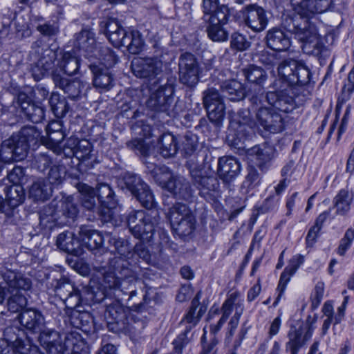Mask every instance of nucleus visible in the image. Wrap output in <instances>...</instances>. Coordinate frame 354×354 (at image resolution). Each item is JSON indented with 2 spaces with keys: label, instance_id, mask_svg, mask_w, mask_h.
<instances>
[{
  "label": "nucleus",
  "instance_id": "obj_10",
  "mask_svg": "<svg viewBox=\"0 0 354 354\" xmlns=\"http://www.w3.org/2000/svg\"><path fill=\"white\" fill-rule=\"evenodd\" d=\"M251 106L248 109H241L230 113V126L227 140L230 145L240 148L241 145L250 135L252 125L250 117Z\"/></svg>",
  "mask_w": 354,
  "mask_h": 354
},
{
  "label": "nucleus",
  "instance_id": "obj_48",
  "mask_svg": "<svg viewBox=\"0 0 354 354\" xmlns=\"http://www.w3.org/2000/svg\"><path fill=\"white\" fill-rule=\"evenodd\" d=\"M121 41V46L126 47L132 54H138L143 46V41L138 31L126 32Z\"/></svg>",
  "mask_w": 354,
  "mask_h": 354
},
{
  "label": "nucleus",
  "instance_id": "obj_47",
  "mask_svg": "<svg viewBox=\"0 0 354 354\" xmlns=\"http://www.w3.org/2000/svg\"><path fill=\"white\" fill-rule=\"evenodd\" d=\"M160 154L165 158H169L176 154L178 145L176 137L170 133H163L158 141Z\"/></svg>",
  "mask_w": 354,
  "mask_h": 354
},
{
  "label": "nucleus",
  "instance_id": "obj_33",
  "mask_svg": "<svg viewBox=\"0 0 354 354\" xmlns=\"http://www.w3.org/2000/svg\"><path fill=\"white\" fill-rule=\"evenodd\" d=\"M53 80L56 87L64 91L68 95V97L72 98L78 97L86 86V84L78 80L69 81L57 71L53 73Z\"/></svg>",
  "mask_w": 354,
  "mask_h": 354
},
{
  "label": "nucleus",
  "instance_id": "obj_41",
  "mask_svg": "<svg viewBox=\"0 0 354 354\" xmlns=\"http://www.w3.org/2000/svg\"><path fill=\"white\" fill-rule=\"evenodd\" d=\"M221 89L225 97L231 101H240L245 97L243 84L235 80L225 81L222 83Z\"/></svg>",
  "mask_w": 354,
  "mask_h": 354
},
{
  "label": "nucleus",
  "instance_id": "obj_55",
  "mask_svg": "<svg viewBox=\"0 0 354 354\" xmlns=\"http://www.w3.org/2000/svg\"><path fill=\"white\" fill-rule=\"evenodd\" d=\"M49 104L53 112L57 117H62L67 112L66 102L64 100H60L58 94L52 93Z\"/></svg>",
  "mask_w": 354,
  "mask_h": 354
},
{
  "label": "nucleus",
  "instance_id": "obj_28",
  "mask_svg": "<svg viewBox=\"0 0 354 354\" xmlns=\"http://www.w3.org/2000/svg\"><path fill=\"white\" fill-rule=\"evenodd\" d=\"M24 336V330L18 327L10 326L4 330L3 339H5L11 347H15L16 350H19V351H17L19 354H30V349L29 348L38 346L25 344L23 340Z\"/></svg>",
  "mask_w": 354,
  "mask_h": 354
},
{
  "label": "nucleus",
  "instance_id": "obj_63",
  "mask_svg": "<svg viewBox=\"0 0 354 354\" xmlns=\"http://www.w3.org/2000/svg\"><path fill=\"white\" fill-rule=\"evenodd\" d=\"M37 30L43 35L53 37L59 32V28L55 23L46 22L37 26Z\"/></svg>",
  "mask_w": 354,
  "mask_h": 354
},
{
  "label": "nucleus",
  "instance_id": "obj_43",
  "mask_svg": "<svg viewBox=\"0 0 354 354\" xmlns=\"http://www.w3.org/2000/svg\"><path fill=\"white\" fill-rule=\"evenodd\" d=\"M95 192L102 209H108L109 212L115 207L114 192L109 184H99Z\"/></svg>",
  "mask_w": 354,
  "mask_h": 354
},
{
  "label": "nucleus",
  "instance_id": "obj_60",
  "mask_svg": "<svg viewBox=\"0 0 354 354\" xmlns=\"http://www.w3.org/2000/svg\"><path fill=\"white\" fill-rule=\"evenodd\" d=\"M294 274L295 272H292L290 271V269H288V267H286L283 272L281 273L279 284L277 288V290L279 291V292L278 297H277L275 301L273 304L274 306L277 305L280 299V297H281L283 291L286 289L287 283L290 281V277L292 276Z\"/></svg>",
  "mask_w": 354,
  "mask_h": 354
},
{
  "label": "nucleus",
  "instance_id": "obj_21",
  "mask_svg": "<svg viewBox=\"0 0 354 354\" xmlns=\"http://www.w3.org/2000/svg\"><path fill=\"white\" fill-rule=\"evenodd\" d=\"M314 327L308 322L298 328H291L288 334V341L286 344V351H290V354H298L299 350L311 339Z\"/></svg>",
  "mask_w": 354,
  "mask_h": 354
},
{
  "label": "nucleus",
  "instance_id": "obj_37",
  "mask_svg": "<svg viewBox=\"0 0 354 354\" xmlns=\"http://www.w3.org/2000/svg\"><path fill=\"white\" fill-rule=\"evenodd\" d=\"M0 277L6 285L10 288L17 290L18 292L21 290H28L31 288L32 283L30 279L13 270L5 269L1 271Z\"/></svg>",
  "mask_w": 354,
  "mask_h": 354
},
{
  "label": "nucleus",
  "instance_id": "obj_12",
  "mask_svg": "<svg viewBox=\"0 0 354 354\" xmlns=\"http://www.w3.org/2000/svg\"><path fill=\"white\" fill-rule=\"evenodd\" d=\"M120 298H105L104 318L109 329L114 333L126 332L129 329L127 308L121 303Z\"/></svg>",
  "mask_w": 354,
  "mask_h": 354
},
{
  "label": "nucleus",
  "instance_id": "obj_36",
  "mask_svg": "<svg viewBox=\"0 0 354 354\" xmlns=\"http://www.w3.org/2000/svg\"><path fill=\"white\" fill-rule=\"evenodd\" d=\"M57 246L74 257H78L83 254V249L80 241L74 237L73 233L66 232L58 235L56 241Z\"/></svg>",
  "mask_w": 354,
  "mask_h": 354
},
{
  "label": "nucleus",
  "instance_id": "obj_46",
  "mask_svg": "<svg viewBox=\"0 0 354 354\" xmlns=\"http://www.w3.org/2000/svg\"><path fill=\"white\" fill-rule=\"evenodd\" d=\"M5 192L6 203L11 208L19 206L25 200V191L20 184H12L5 189Z\"/></svg>",
  "mask_w": 354,
  "mask_h": 354
},
{
  "label": "nucleus",
  "instance_id": "obj_45",
  "mask_svg": "<svg viewBox=\"0 0 354 354\" xmlns=\"http://www.w3.org/2000/svg\"><path fill=\"white\" fill-rule=\"evenodd\" d=\"M59 66L64 73L69 76L75 75L80 66V59L74 52H65Z\"/></svg>",
  "mask_w": 354,
  "mask_h": 354
},
{
  "label": "nucleus",
  "instance_id": "obj_34",
  "mask_svg": "<svg viewBox=\"0 0 354 354\" xmlns=\"http://www.w3.org/2000/svg\"><path fill=\"white\" fill-rule=\"evenodd\" d=\"M242 71L248 82L258 86L257 92L250 93V97L253 95H259L260 93L264 95L263 86L268 78L266 71L260 66L251 64L243 68Z\"/></svg>",
  "mask_w": 354,
  "mask_h": 354
},
{
  "label": "nucleus",
  "instance_id": "obj_14",
  "mask_svg": "<svg viewBox=\"0 0 354 354\" xmlns=\"http://www.w3.org/2000/svg\"><path fill=\"white\" fill-rule=\"evenodd\" d=\"M122 189H127L146 208L151 209L156 202L149 186L140 176L132 173H125L120 182Z\"/></svg>",
  "mask_w": 354,
  "mask_h": 354
},
{
  "label": "nucleus",
  "instance_id": "obj_24",
  "mask_svg": "<svg viewBox=\"0 0 354 354\" xmlns=\"http://www.w3.org/2000/svg\"><path fill=\"white\" fill-rule=\"evenodd\" d=\"M17 318L21 326L32 333H39L45 328V319L42 313L35 308L22 310Z\"/></svg>",
  "mask_w": 354,
  "mask_h": 354
},
{
  "label": "nucleus",
  "instance_id": "obj_4",
  "mask_svg": "<svg viewBox=\"0 0 354 354\" xmlns=\"http://www.w3.org/2000/svg\"><path fill=\"white\" fill-rule=\"evenodd\" d=\"M40 134L35 127H24L18 133L4 140L0 151V158L3 164L24 160L30 145L37 143Z\"/></svg>",
  "mask_w": 354,
  "mask_h": 354
},
{
  "label": "nucleus",
  "instance_id": "obj_2",
  "mask_svg": "<svg viewBox=\"0 0 354 354\" xmlns=\"http://www.w3.org/2000/svg\"><path fill=\"white\" fill-rule=\"evenodd\" d=\"M129 263L122 258H113L108 267H96L102 275V286L104 297L120 298L125 294V285L133 281V274Z\"/></svg>",
  "mask_w": 354,
  "mask_h": 354
},
{
  "label": "nucleus",
  "instance_id": "obj_16",
  "mask_svg": "<svg viewBox=\"0 0 354 354\" xmlns=\"http://www.w3.org/2000/svg\"><path fill=\"white\" fill-rule=\"evenodd\" d=\"M229 11L226 6L221 7L216 13L204 15V20L208 23L207 32L213 41L222 42L228 38V32L223 27L227 21Z\"/></svg>",
  "mask_w": 354,
  "mask_h": 354
},
{
  "label": "nucleus",
  "instance_id": "obj_26",
  "mask_svg": "<svg viewBox=\"0 0 354 354\" xmlns=\"http://www.w3.org/2000/svg\"><path fill=\"white\" fill-rule=\"evenodd\" d=\"M56 295L70 308L81 304L80 293L67 279L61 278L55 286Z\"/></svg>",
  "mask_w": 354,
  "mask_h": 354
},
{
  "label": "nucleus",
  "instance_id": "obj_29",
  "mask_svg": "<svg viewBox=\"0 0 354 354\" xmlns=\"http://www.w3.org/2000/svg\"><path fill=\"white\" fill-rule=\"evenodd\" d=\"M100 26V32L106 36L115 47L119 48L121 46L123 35L127 32L116 19L109 18L102 21Z\"/></svg>",
  "mask_w": 354,
  "mask_h": 354
},
{
  "label": "nucleus",
  "instance_id": "obj_42",
  "mask_svg": "<svg viewBox=\"0 0 354 354\" xmlns=\"http://www.w3.org/2000/svg\"><path fill=\"white\" fill-rule=\"evenodd\" d=\"M162 170L160 168L155 167L151 170V174L155 180L163 188L171 193L174 196L177 193L180 186L183 183L185 178L183 176H170L167 180L161 176Z\"/></svg>",
  "mask_w": 354,
  "mask_h": 354
},
{
  "label": "nucleus",
  "instance_id": "obj_9",
  "mask_svg": "<svg viewBox=\"0 0 354 354\" xmlns=\"http://www.w3.org/2000/svg\"><path fill=\"white\" fill-rule=\"evenodd\" d=\"M304 22L303 27L294 22L293 27L290 31L301 42L304 53L316 57L322 56L327 51L323 39L318 34L315 27L308 24L307 19Z\"/></svg>",
  "mask_w": 354,
  "mask_h": 354
},
{
  "label": "nucleus",
  "instance_id": "obj_58",
  "mask_svg": "<svg viewBox=\"0 0 354 354\" xmlns=\"http://www.w3.org/2000/svg\"><path fill=\"white\" fill-rule=\"evenodd\" d=\"M230 44L232 48L240 51L247 50L250 46V42L247 38L239 32H234L232 35Z\"/></svg>",
  "mask_w": 354,
  "mask_h": 354
},
{
  "label": "nucleus",
  "instance_id": "obj_19",
  "mask_svg": "<svg viewBox=\"0 0 354 354\" xmlns=\"http://www.w3.org/2000/svg\"><path fill=\"white\" fill-rule=\"evenodd\" d=\"M239 17L247 27L257 32L263 31L268 22L265 10L257 4L243 7L239 12Z\"/></svg>",
  "mask_w": 354,
  "mask_h": 354
},
{
  "label": "nucleus",
  "instance_id": "obj_18",
  "mask_svg": "<svg viewBox=\"0 0 354 354\" xmlns=\"http://www.w3.org/2000/svg\"><path fill=\"white\" fill-rule=\"evenodd\" d=\"M203 102L209 120L216 124H220L225 115V105L218 90L214 88L206 89L203 92Z\"/></svg>",
  "mask_w": 354,
  "mask_h": 354
},
{
  "label": "nucleus",
  "instance_id": "obj_5",
  "mask_svg": "<svg viewBox=\"0 0 354 354\" xmlns=\"http://www.w3.org/2000/svg\"><path fill=\"white\" fill-rule=\"evenodd\" d=\"M160 219L156 211L137 210L129 214L127 222L129 231L136 238L149 242L156 232L161 231L164 238H167L166 232L159 226Z\"/></svg>",
  "mask_w": 354,
  "mask_h": 354
},
{
  "label": "nucleus",
  "instance_id": "obj_11",
  "mask_svg": "<svg viewBox=\"0 0 354 354\" xmlns=\"http://www.w3.org/2000/svg\"><path fill=\"white\" fill-rule=\"evenodd\" d=\"M78 209L70 198L59 201L55 205L43 209L39 216L40 223L46 227H51V223L66 224L68 219L73 221L77 216Z\"/></svg>",
  "mask_w": 354,
  "mask_h": 354
},
{
  "label": "nucleus",
  "instance_id": "obj_23",
  "mask_svg": "<svg viewBox=\"0 0 354 354\" xmlns=\"http://www.w3.org/2000/svg\"><path fill=\"white\" fill-rule=\"evenodd\" d=\"M173 93L174 88L170 84L159 87L147 100V108L153 111L166 114L174 101Z\"/></svg>",
  "mask_w": 354,
  "mask_h": 354
},
{
  "label": "nucleus",
  "instance_id": "obj_50",
  "mask_svg": "<svg viewBox=\"0 0 354 354\" xmlns=\"http://www.w3.org/2000/svg\"><path fill=\"white\" fill-rule=\"evenodd\" d=\"M196 218L194 214L171 223V227L174 232L180 237L191 234L195 229Z\"/></svg>",
  "mask_w": 354,
  "mask_h": 354
},
{
  "label": "nucleus",
  "instance_id": "obj_15",
  "mask_svg": "<svg viewBox=\"0 0 354 354\" xmlns=\"http://www.w3.org/2000/svg\"><path fill=\"white\" fill-rule=\"evenodd\" d=\"M190 174L194 185L199 191V194L207 201H214L218 196L219 183L213 176L203 175L199 168H190Z\"/></svg>",
  "mask_w": 354,
  "mask_h": 354
},
{
  "label": "nucleus",
  "instance_id": "obj_38",
  "mask_svg": "<svg viewBox=\"0 0 354 354\" xmlns=\"http://www.w3.org/2000/svg\"><path fill=\"white\" fill-rule=\"evenodd\" d=\"M78 233L82 244L89 250L95 252L102 248L105 237L100 232L91 230L87 226H81Z\"/></svg>",
  "mask_w": 354,
  "mask_h": 354
},
{
  "label": "nucleus",
  "instance_id": "obj_52",
  "mask_svg": "<svg viewBox=\"0 0 354 354\" xmlns=\"http://www.w3.org/2000/svg\"><path fill=\"white\" fill-rule=\"evenodd\" d=\"M71 321L74 327L82 330H89L93 325V318L86 312L74 313L71 317Z\"/></svg>",
  "mask_w": 354,
  "mask_h": 354
},
{
  "label": "nucleus",
  "instance_id": "obj_1",
  "mask_svg": "<svg viewBox=\"0 0 354 354\" xmlns=\"http://www.w3.org/2000/svg\"><path fill=\"white\" fill-rule=\"evenodd\" d=\"M278 75L287 87L275 92H268L265 102L275 110L288 113L295 108L294 97L299 95L298 88L308 85L311 72L304 62L293 59L281 62L278 66Z\"/></svg>",
  "mask_w": 354,
  "mask_h": 354
},
{
  "label": "nucleus",
  "instance_id": "obj_17",
  "mask_svg": "<svg viewBox=\"0 0 354 354\" xmlns=\"http://www.w3.org/2000/svg\"><path fill=\"white\" fill-rule=\"evenodd\" d=\"M180 82L189 87L195 86L199 80L201 68L196 57L190 53L180 55L178 61Z\"/></svg>",
  "mask_w": 354,
  "mask_h": 354
},
{
  "label": "nucleus",
  "instance_id": "obj_32",
  "mask_svg": "<svg viewBox=\"0 0 354 354\" xmlns=\"http://www.w3.org/2000/svg\"><path fill=\"white\" fill-rule=\"evenodd\" d=\"M46 138H41L45 145L59 154L62 151V142L64 139V134L61 131V124L57 122H52L46 127Z\"/></svg>",
  "mask_w": 354,
  "mask_h": 354
},
{
  "label": "nucleus",
  "instance_id": "obj_20",
  "mask_svg": "<svg viewBox=\"0 0 354 354\" xmlns=\"http://www.w3.org/2000/svg\"><path fill=\"white\" fill-rule=\"evenodd\" d=\"M133 75L140 78H154L162 71V62L157 57H136L131 64Z\"/></svg>",
  "mask_w": 354,
  "mask_h": 354
},
{
  "label": "nucleus",
  "instance_id": "obj_62",
  "mask_svg": "<svg viewBox=\"0 0 354 354\" xmlns=\"http://www.w3.org/2000/svg\"><path fill=\"white\" fill-rule=\"evenodd\" d=\"M62 169L59 166H53L50 169L46 180L51 187L53 185H59L62 182L64 171H62Z\"/></svg>",
  "mask_w": 354,
  "mask_h": 354
},
{
  "label": "nucleus",
  "instance_id": "obj_6",
  "mask_svg": "<svg viewBox=\"0 0 354 354\" xmlns=\"http://www.w3.org/2000/svg\"><path fill=\"white\" fill-rule=\"evenodd\" d=\"M75 46L85 52L84 56L87 58H97V65L109 69L118 62L116 55L109 47L95 44L94 33L90 30H83L77 34Z\"/></svg>",
  "mask_w": 354,
  "mask_h": 354
},
{
  "label": "nucleus",
  "instance_id": "obj_30",
  "mask_svg": "<svg viewBox=\"0 0 354 354\" xmlns=\"http://www.w3.org/2000/svg\"><path fill=\"white\" fill-rule=\"evenodd\" d=\"M239 162L232 157L224 156L218 159V175L225 183H230L240 174Z\"/></svg>",
  "mask_w": 354,
  "mask_h": 354
},
{
  "label": "nucleus",
  "instance_id": "obj_13",
  "mask_svg": "<svg viewBox=\"0 0 354 354\" xmlns=\"http://www.w3.org/2000/svg\"><path fill=\"white\" fill-rule=\"evenodd\" d=\"M30 53V56L37 59L35 65L32 68V73L35 79L39 80L53 68L57 54L55 50L44 44L41 39L32 43Z\"/></svg>",
  "mask_w": 354,
  "mask_h": 354
},
{
  "label": "nucleus",
  "instance_id": "obj_53",
  "mask_svg": "<svg viewBox=\"0 0 354 354\" xmlns=\"http://www.w3.org/2000/svg\"><path fill=\"white\" fill-rule=\"evenodd\" d=\"M26 297L18 292L11 296L8 300V308L12 313H21L26 309Z\"/></svg>",
  "mask_w": 354,
  "mask_h": 354
},
{
  "label": "nucleus",
  "instance_id": "obj_57",
  "mask_svg": "<svg viewBox=\"0 0 354 354\" xmlns=\"http://www.w3.org/2000/svg\"><path fill=\"white\" fill-rule=\"evenodd\" d=\"M183 151L187 156H192L197 150L198 147V137L193 133H187L183 141Z\"/></svg>",
  "mask_w": 354,
  "mask_h": 354
},
{
  "label": "nucleus",
  "instance_id": "obj_61",
  "mask_svg": "<svg viewBox=\"0 0 354 354\" xmlns=\"http://www.w3.org/2000/svg\"><path fill=\"white\" fill-rule=\"evenodd\" d=\"M91 152V145L86 140H80L77 149L74 151V155L82 160H88Z\"/></svg>",
  "mask_w": 354,
  "mask_h": 354
},
{
  "label": "nucleus",
  "instance_id": "obj_56",
  "mask_svg": "<svg viewBox=\"0 0 354 354\" xmlns=\"http://www.w3.org/2000/svg\"><path fill=\"white\" fill-rule=\"evenodd\" d=\"M129 149L139 152L145 158H150L151 148L150 146L145 142L142 139H134L127 142Z\"/></svg>",
  "mask_w": 354,
  "mask_h": 354
},
{
  "label": "nucleus",
  "instance_id": "obj_40",
  "mask_svg": "<svg viewBox=\"0 0 354 354\" xmlns=\"http://www.w3.org/2000/svg\"><path fill=\"white\" fill-rule=\"evenodd\" d=\"M52 187L44 178H39L30 185L28 196L36 202H44L48 200L52 194Z\"/></svg>",
  "mask_w": 354,
  "mask_h": 354
},
{
  "label": "nucleus",
  "instance_id": "obj_64",
  "mask_svg": "<svg viewBox=\"0 0 354 354\" xmlns=\"http://www.w3.org/2000/svg\"><path fill=\"white\" fill-rule=\"evenodd\" d=\"M193 189L189 183L185 178L183 183L180 186L175 196L185 201L190 200L193 197Z\"/></svg>",
  "mask_w": 354,
  "mask_h": 354
},
{
  "label": "nucleus",
  "instance_id": "obj_3",
  "mask_svg": "<svg viewBox=\"0 0 354 354\" xmlns=\"http://www.w3.org/2000/svg\"><path fill=\"white\" fill-rule=\"evenodd\" d=\"M38 340L48 354H64L71 347L72 354H90L89 348L77 333L62 335L53 328H44L39 332Z\"/></svg>",
  "mask_w": 354,
  "mask_h": 354
},
{
  "label": "nucleus",
  "instance_id": "obj_8",
  "mask_svg": "<svg viewBox=\"0 0 354 354\" xmlns=\"http://www.w3.org/2000/svg\"><path fill=\"white\" fill-rule=\"evenodd\" d=\"M233 310H234V314L228 322L227 331L226 333L225 340L228 342L231 341L234 336L239 324L240 317L244 310L243 301L240 299L239 295L237 292L231 293L227 297L221 308V317L217 323L210 324V333L214 337H216V334L221 329Z\"/></svg>",
  "mask_w": 354,
  "mask_h": 354
},
{
  "label": "nucleus",
  "instance_id": "obj_22",
  "mask_svg": "<svg viewBox=\"0 0 354 354\" xmlns=\"http://www.w3.org/2000/svg\"><path fill=\"white\" fill-rule=\"evenodd\" d=\"M331 3L332 0H290L294 12L305 19L326 12Z\"/></svg>",
  "mask_w": 354,
  "mask_h": 354
},
{
  "label": "nucleus",
  "instance_id": "obj_49",
  "mask_svg": "<svg viewBox=\"0 0 354 354\" xmlns=\"http://www.w3.org/2000/svg\"><path fill=\"white\" fill-rule=\"evenodd\" d=\"M77 188L82 196V205L88 210L95 209L96 208V193L95 190L91 187L82 183H79L77 185Z\"/></svg>",
  "mask_w": 354,
  "mask_h": 354
},
{
  "label": "nucleus",
  "instance_id": "obj_51",
  "mask_svg": "<svg viewBox=\"0 0 354 354\" xmlns=\"http://www.w3.org/2000/svg\"><path fill=\"white\" fill-rule=\"evenodd\" d=\"M192 214L193 212L186 204L176 203L169 209L167 217L171 224Z\"/></svg>",
  "mask_w": 354,
  "mask_h": 354
},
{
  "label": "nucleus",
  "instance_id": "obj_7",
  "mask_svg": "<svg viewBox=\"0 0 354 354\" xmlns=\"http://www.w3.org/2000/svg\"><path fill=\"white\" fill-rule=\"evenodd\" d=\"M252 111L255 113L257 124L266 131L278 133L285 129L284 118L275 109L266 106L261 93L250 97Z\"/></svg>",
  "mask_w": 354,
  "mask_h": 354
},
{
  "label": "nucleus",
  "instance_id": "obj_44",
  "mask_svg": "<svg viewBox=\"0 0 354 354\" xmlns=\"http://www.w3.org/2000/svg\"><path fill=\"white\" fill-rule=\"evenodd\" d=\"M353 200V194L348 187L339 190L333 199L334 207L336 213L339 215H346L351 209V205Z\"/></svg>",
  "mask_w": 354,
  "mask_h": 354
},
{
  "label": "nucleus",
  "instance_id": "obj_31",
  "mask_svg": "<svg viewBox=\"0 0 354 354\" xmlns=\"http://www.w3.org/2000/svg\"><path fill=\"white\" fill-rule=\"evenodd\" d=\"M248 155L261 171H266L274 156V150L268 145H256L248 149Z\"/></svg>",
  "mask_w": 354,
  "mask_h": 354
},
{
  "label": "nucleus",
  "instance_id": "obj_54",
  "mask_svg": "<svg viewBox=\"0 0 354 354\" xmlns=\"http://www.w3.org/2000/svg\"><path fill=\"white\" fill-rule=\"evenodd\" d=\"M248 174L245 176V180L243 183V187L247 190L252 189L260 183V176L257 169L253 166H249L247 168Z\"/></svg>",
  "mask_w": 354,
  "mask_h": 354
},
{
  "label": "nucleus",
  "instance_id": "obj_39",
  "mask_svg": "<svg viewBox=\"0 0 354 354\" xmlns=\"http://www.w3.org/2000/svg\"><path fill=\"white\" fill-rule=\"evenodd\" d=\"M266 39L267 46L275 51H286L290 46L289 37L279 28L269 30Z\"/></svg>",
  "mask_w": 354,
  "mask_h": 354
},
{
  "label": "nucleus",
  "instance_id": "obj_27",
  "mask_svg": "<svg viewBox=\"0 0 354 354\" xmlns=\"http://www.w3.org/2000/svg\"><path fill=\"white\" fill-rule=\"evenodd\" d=\"M89 68L93 74V86L100 92L108 91L113 86L114 80L110 69L96 63L90 64Z\"/></svg>",
  "mask_w": 354,
  "mask_h": 354
},
{
  "label": "nucleus",
  "instance_id": "obj_25",
  "mask_svg": "<svg viewBox=\"0 0 354 354\" xmlns=\"http://www.w3.org/2000/svg\"><path fill=\"white\" fill-rule=\"evenodd\" d=\"M16 103L27 118L32 122H41L44 118L45 111L41 104L32 102L26 93H19Z\"/></svg>",
  "mask_w": 354,
  "mask_h": 354
},
{
  "label": "nucleus",
  "instance_id": "obj_35",
  "mask_svg": "<svg viewBox=\"0 0 354 354\" xmlns=\"http://www.w3.org/2000/svg\"><path fill=\"white\" fill-rule=\"evenodd\" d=\"M200 292L192 301L191 306L180 322L181 324L185 325V330L183 333L187 334L200 321L205 313L206 309L201 306L197 310L200 304Z\"/></svg>",
  "mask_w": 354,
  "mask_h": 354
},
{
  "label": "nucleus",
  "instance_id": "obj_59",
  "mask_svg": "<svg viewBox=\"0 0 354 354\" xmlns=\"http://www.w3.org/2000/svg\"><path fill=\"white\" fill-rule=\"evenodd\" d=\"M294 274L295 272H292L290 271V269H288V267H286L283 272L281 273L279 284L277 288V290L279 291V292L278 297H277L275 301L273 304L274 306L277 305L280 299V297H281L283 291L286 289L287 283L290 281V277L292 276Z\"/></svg>",
  "mask_w": 354,
  "mask_h": 354
}]
</instances>
